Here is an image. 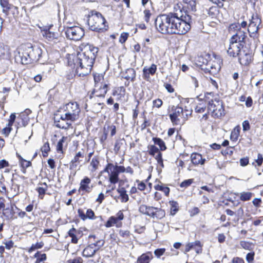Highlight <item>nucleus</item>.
<instances>
[{
  "label": "nucleus",
  "instance_id": "f257e3e1",
  "mask_svg": "<svg viewBox=\"0 0 263 263\" xmlns=\"http://www.w3.org/2000/svg\"><path fill=\"white\" fill-rule=\"evenodd\" d=\"M98 50L97 47L87 44L83 50L78 53L74 60L76 73L78 76L84 77L91 72Z\"/></svg>",
  "mask_w": 263,
  "mask_h": 263
},
{
  "label": "nucleus",
  "instance_id": "f03ea898",
  "mask_svg": "<svg viewBox=\"0 0 263 263\" xmlns=\"http://www.w3.org/2000/svg\"><path fill=\"white\" fill-rule=\"evenodd\" d=\"M182 9L177 5L174 7L175 12L170 13L171 34H184L191 28V16Z\"/></svg>",
  "mask_w": 263,
  "mask_h": 263
},
{
  "label": "nucleus",
  "instance_id": "7ed1b4c3",
  "mask_svg": "<svg viewBox=\"0 0 263 263\" xmlns=\"http://www.w3.org/2000/svg\"><path fill=\"white\" fill-rule=\"evenodd\" d=\"M42 53V51L40 48L28 44L18 48L17 54L15 55V59L23 64H28L37 62Z\"/></svg>",
  "mask_w": 263,
  "mask_h": 263
},
{
  "label": "nucleus",
  "instance_id": "20e7f679",
  "mask_svg": "<svg viewBox=\"0 0 263 263\" xmlns=\"http://www.w3.org/2000/svg\"><path fill=\"white\" fill-rule=\"evenodd\" d=\"M247 33L241 29H238L230 39L229 46L227 49L228 55L235 58L242 51L241 49L246 44Z\"/></svg>",
  "mask_w": 263,
  "mask_h": 263
},
{
  "label": "nucleus",
  "instance_id": "39448f33",
  "mask_svg": "<svg viewBox=\"0 0 263 263\" xmlns=\"http://www.w3.org/2000/svg\"><path fill=\"white\" fill-rule=\"evenodd\" d=\"M89 28L97 32H103L107 30L104 17L99 12L92 13L89 15L87 21Z\"/></svg>",
  "mask_w": 263,
  "mask_h": 263
},
{
  "label": "nucleus",
  "instance_id": "423d86ee",
  "mask_svg": "<svg viewBox=\"0 0 263 263\" xmlns=\"http://www.w3.org/2000/svg\"><path fill=\"white\" fill-rule=\"evenodd\" d=\"M171 19L170 13L168 14H161L155 19V26L157 30L163 34H171Z\"/></svg>",
  "mask_w": 263,
  "mask_h": 263
},
{
  "label": "nucleus",
  "instance_id": "0eeeda50",
  "mask_svg": "<svg viewBox=\"0 0 263 263\" xmlns=\"http://www.w3.org/2000/svg\"><path fill=\"white\" fill-rule=\"evenodd\" d=\"M208 109L214 118H218L224 115V109L222 102L216 99L209 101Z\"/></svg>",
  "mask_w": 263,
  "mask_h": 263
},
{
  "label": "nucleus",
  "instance_id": "6e6552de",
  "mask_svg": "<svg viewBox=\"0 0 263 263\" xmlns=\"http://www.w3.org/2000/svg\"><path fill=\"white\" fill-rule=\"evenodd\" d=\"M64 112L66 113V116L69 117V119L75 121L79 119L80 109L77 102H70L66 104L63 108Z\"/></svg>",
  "mask_w": 263,
  "mask_h": 263
},
{
  "label": "nucleus",
  "instance_id": "1a4fd4ad",
  "mask_svg": "<svg viewBox=\"0 0 263 263\" xmlns=\"http://www.w3.org/2000/svg\"><path fill=\"white\" fill-rule=\"evenodd\" d=\"M65 33L68 39L74 41L81 40L84 35L83 29L78 26H67Z\"/></svg>",
  "mask_w": 263,
  "mask_h": 263
},
{
  "label": "nucleus",
  "instance_id": "9d476101",
  "mask_svg": "<svg viewBox=\"0 0 263 263\" xmlns=\"http://www.w3.org/2000/svg\"><path fill=\"white\" fill-rule=\"evenodd\" d=\"M261 23V20L257 15L252 16V20L249 25L248 31L250 33L251 37H255Z\"/></svg>",
  "mask_w": 263,
  "mask_h": 263
},
{
  "label": "nucleus",
  "instance_id": "9b49d317",
  "mask_svg": "<svg viewBox=\"0 0 263 263\" xmlns=\"http://www.w3.org/2000/svg\"><path fill=\"white\" fill-rule=\"evenodd\" d=\"M172 113L170 114V117L173 124H178L180 120L184 118L183 109L179 106H173L171 109Z\"/></svg>",
  "mask_w": 263,
  "mask_h": 263
},
{
  "label": "nucleus",
  "instance_id": "f8f14e48",
  "mask_svg": "<svg viewBox=\"0 0 263 263\" xmlns=\"http://www.w3.org/2000/svg\"><path fill=\"white\" fill-rule=\"evenodd\" d=\"M10 48L8 45L0 43V61H3L5 66L10 62Z\"/></svg>",
  "mask_w": 263,
  "mask_h": 263
},
{
  "label": "nucleus",
  "instance_id": "ddd939ff",
  "mask_svg": "<svg viewBox=\"0 0 263 263\" xmlns=\"http://www.w3.org/2000/svg\"><path fill=\"white\" fill-rule=\"evenodd\" d=\"M102 172H107L108 174L109 181L111 183L115 184L119 181V175L114 164H108Z\"/></svg>",
  "mask_w": 263,
  "mask_h": 263
},
{
  "label": "nucleus",
  "instance_id": "4468645a",
  "mask_svg": "<svg viewBox=\"0 0 263 263\" xmlns=\"http://www.w3.org/2000/svg\"><path fill=\"white\" fill-rule=\"evenodd\" d=\"M237 57H238L240 64L242 65H248L253 60L252 54L249 52H246L245 50H242Z\"/></svg>",
  "mask_w": 263,
  "mask_h": 263
},
{
  "label": "nucleus",
  "instance_id": "2eb2a0df",
  "mask_svg": "<svg viewBox=\"0 0 263 263\" xmlns=\"http://www.w3.org/2000/svg\"><path fill=\"white\" fill-rule=\"evenodd\" d=\"M84 150L81 149V151L77 152L73 158L71 160L70 163V168L71 170L75 169L80 164L82 161V159L84 157Z\"/></svg>",
  "mask_w": 263,
  "mask_h": 263
},
{
  "label": "nucleus",
  "instance_id": "dca6fc26",
  "mask_svg": "<svg viewBox=\"0 0 263 263\" xmlns=\"http://www.w3.org/2000/svg\"><path fill=\"white\" fill-rule=\"evenodd\" d=\"M89 242L90 245H92L93 247L97 251H98L104 245L105 241L103 239H98L96 240V236L93 235H90L88 237Z\"/></svg>",
  "mask_w": 263,
  "mask_h": 263
},
{
  "label": "nucleus",
  "instance_id": "f3484780",
  "mask_svg": "<svg viewBox=\"0 0 263 263\" xmlns=\"http://www.w3.org/2000/svg\"><path fill=\"white\" fill-rule=\"evenodd\" d=\"M156 70L157 66L154 64H152L149 68L145 67L143 69L144 79L147 81L149 80L150 78L149 75H154Z\"/></svg>",
  "mask_w": 263,
  "mask_h": 263
},
{
  "label": "nucleus",
  "instance_id": "a211bd4d",
  "mask_svg": "<svg viewBox=\"0 0 263 263\" xmlns=\"http://www.w3.org/2000/svg\"><path fill=\"white\" fill-rule=\"evenodd\" d=\"M107 92V85L106 84H104L102 86H100L98 88L95 87L93 92H92V94H94L95 96L97 97L104 98Z\"/></svg>",
  "mask_w": 263,
  "mask_h": 263
},
{
  "label": "nucleus",
  "instance_id": "6ab92c4d",
  "mask_svg": "<svg viewBox=\"0 0 263 263\" xmlns=\"http://www.w3.org/2000/svg\"><path fill=\"white\" fill-rule=\"evenodd\" d=\"M98 251L96 250L92 246V245H88L83 250L82 255L83 257L86 258L92 257Z\"/></svg>",
  "mask_w": 263,
  "mask_h": 263
},
{
  "label": "nucleus",
  "instance_id": "aec40b11",
  "mask_svg": "<svg viewBox=\"0 0 263 263\" xmlns=\"http://www.w3.org/2000/svg\"><path fill=\"white\" fill-rule=\"evenodd\" d=\"M191 159L192 163L194 165H202L205 162V159H202L201 155L196 153L191 155Z\"/></svg>",
  "mask_w": 263,
  "mask_h": 263
},
{
  "label": "nucleus",
  "instance_id": "412c9836",
  "mask_svg": "<svg viewBox=\"0 0 263 263\" xmlns=\"http://www.w3.org/2000/svg\"><path fill=\"white\" fill-rule=\"evenodd\" d=\"M90 182V179L88 177H85L80 182V190L85 191L88 193L90 192L92 190V187L89 186Z\"/></svg>",
  "mask_w": 263,
  "mask_h": 263
},
{
  "label": "nucleus",
  "instance_id": "4be33fe9",
  "mask_svg": "<svg viewBox=\"0 0 263 263\" xmlns=\"http://www.w3.org/2000/svg\"><path fill=\"white\" fill-rule=\"evenodd\" d=\"M73 121L70 120H55V126L59 128L63 129H67L71 126Z\"/></svg>",
  "mask_w": 263,
  "mask_h": 263
},
{
  "label": "nucleus",
  "instance_id": "5701e85b",
  "mask_svg": "<svg viewBox=\"0 0 263 263\" xmlns=\"http://www.w3.org/2000/svg\"><path fill=\"white\" fill-rule=\"evenodd\" d=\"M153 258V255L151 252H148L142 254L138 257L137 263H149Z\"/></svg>",
  "mask_w": 263,
  "mask_h": 263
},
{
  "label": "nucleus",
  "instance_id": "b1692460",
  "mask_svg": "<svg viewBox=\"0 0 263 263\" xmlns=\"http://www.w3.org/2000/svg\"><path fill=\"white\" fill-rule=\"evenodd\" d=\"M14 212L13 206L11 208H7L3 210V215L8 219H13L14 218Z\"/></svg>",
  "mask_w": 263,
  "mask_h": 263
},
{
  "label": "nucleus",
  "instance_id": "393cba45",
  "mask_svg": "<svg viewBox=\"0 0 263 263\" xmlns=\"http://www.w3.org/2000/svg\"><path fill=\"white\" fill-rule=\"evenodd\" d=\"M136 77V71L133 68L127 69L124 74V78L127 80L134 81Z\"/></svg>",
  "mask_w": 263,
  "mask_h": 263
},
{
  "label": "nucleus",
  "instance_id": "a878e982",
  "mask_svg": "<svg viewBox=\"0 0 263 263\" xmlns=\"http://www.w3.org/2000/svg\"><path fill=\"white\" fill-rule=\"evenodd\" d=\"M43 35L46 39L51 41L54 39H57L59 34L58 33L51 32L49 30H45L44 31Z\"/></svg>",
  "mask_w": 263,
  "mask_h": 263
},
{
  "label": "nucleus",
  "instance_id": "bb28decb",
  "mask_svg": "<svg viewBox=\"0 0 263 263\" xmlns=\"http://www.w3.org/2000/svg\"><path fill=\"white\" fill-rule=\"evenodd\" d=\"M191 78L195 87L197 88L199 86V82L202 78V74L199 72H197L194 76H191Z\"/></svg>",
  "mask_w": 263,
  "mask_h": 263
},
{
  "label": "nucleus",
  "instance_id": "cd10ccee",
  "mask_svg": "<svg viewBox=\"0 0 263 263\" xmlns=\"http://www.w3.org/2000/svg\"><path fill=\"white\" fill-rule=\"evenodd\" d=\"M202 69L204 70L205 72H209L211 74H214L217 71L215 65L211 62H209L206 66Z\"/></svg>",
  "mask_w": 263,
  "mask_h": 263
},
{
  "label": "nucleus",
  "instance_id": "c85d7f7f",
  "mask_svg": "<svg viewBox=\"0 0 263 263\" xmlns=\"http://www.w3.org/2000/svg\"><path fill=\"white\" fill-rule=\"evenodd\" d=\"M117 191L121 197L122 202H126L128 200V196L126 194V191L124 187L118 189Z\"/></svg>",
  "mask_w": 263,
  "mask_h": 263
},
{
  "label": "nucleus",
  "instance_id": "c756f323",
  "mask_svg": "<svg viewBox=\"0 0 263 263\" xmlns=\"http://www.w3.org/2000/svg\"><path fill=\"white\" fill-rule=\"evenodd\" d=\"M94 81H95V87L98 88L100 86H102L104 84L102 83L103 81V77L102 76L99 74H96L93 76Z\"/></svg>",
  "mask_w": 263,
  "mask_h": 263
},
{
  "label": "nucleus",
  "instance_id": "7c9ffc66",
  "mask_svg": "<svg viewBox=\"0 0 263 263\" xmlns=\"http://www.w3.org/2000/svg\"><path fill=\"white\" fill-rule=\"evenodd\" d=\"M99 158L95 156L94 157H93V158L92 159L91 162H90V166L91 167V172H95L96 171L98 168V166L99 165Z\"/></svg>",
  "mask_w": 263,
  "mask_h": 263
},
{
  "label": "nucleus",
  "instance_id": "2f4dec72",
  "mask_svg": "<svg viewBox=\"0 0 263 263\" xmlns=\"http://www.w3.org/2000/svg\"><path fill=\"white\" fill-rule=\"evenodd\" d=\"M153 140L154 143L158 145L161 151H164L166 149V147L164 141L162 139L158 138H154Z\"/></svg>",
  "mask_w": 263,
  "mask_h": 263
},
{
  "label": "nucleus",
  "instance_id": "473e14b6",
  "mask_svg": "<svg viewBox=\"0 0 263 263\" xmlns=\"http://www.w3.org/2000/svg\"><path fill=\"white\" fill-rule=\"evenodd\" d=\"M77 230L76 229L72 228L68 232L69 236L71 237V242L73 243H77L78 239L76 236Z\"/></svg>",
  "mask_w": 263,
  "mask_h": 263
},
{
  "label": "nucleus",
  "instance_id": "72a5a7b5",
  "mask_svg": "<svg viewBox=\"0 0 263 263\" xmlns=\"http://www.w3.org/2000/svg\"><path fill=\"white\" fill-rule=\"evenodd\" d=\"M252 195L253 193L251 192H243L240 193V199L243 201H248L251 198Z\"/></svg>",
  "mask_w": 263,
  "mask_h": 263
},
{
  "label": "nucleus",
  "instance_id": "f704fd0d",
  "mask_svg": "<svg viewBox=\"0 0 263 263\" xmlns=\"http://www.w3.org/2000/svg\"><path fill=\"white\" fill-rule=\"evenodd\" d=\"M153 218L161 219L165 216V211L161 209L156 208Z\"/></svg>",
  "mask_w": 263,
  "mask_h": 263
},
{
  "label": "nucleus",
  "instance_id": "c9c22d12",
  "mask_svg": "<svg viewBox=\"0 0 263 263\" xmlns=\"http://www.w3.org/2000/svg\"><path fill=\"white\" fill-rule=\"evenodd\" d=\"M239 127H236L231 132L230 136L231 139L234 141H236L238 139V136L239 135Z\"/></svg>",
  "mask_w": 263,
  "mask_h": 263
},
{
  "label": "nucleus",
  "instance_id": "e433bc0d",
  "mask_svg": "<svg viewBox=\"0 0 263 263\" xmlns=\"http://www.w3.org/2000/svg\"><path fill=\"white\" fill-rule=\"evenodd\" d=\"M155 189L158 191H161L164 192L166 196H168L170 193V189L168 187L164 186L162 185L157 184L155 186Z\"/></svg>",
  "mask_w": 263,
  "mask_h": 263
},
{
  "label": "nucleus",
  "instance_id": "4c0bfd02",
  "mask_svg": "<svg viewBox=\"0 0 263 263\" xmlns=\"http://www.w3.org/2000/svg\"><path fill=\"white\" fill-rule=\"evenodd\" d=\"M20 164L22 168L23 173L25 174L26 172V168L31 165V162L24 159L20 162Z\"/></svg>",
  "mask_w": 263,
  "mask_h": 263
},
{
  "label": "nucleus",
  "instance_id": "58836bf2",
  "mask_svg": "<svg viewBox=\"0 0 263 263\" xmlns=\"http://www.w3.org/2000/svg\"><path fill=\"white\" fill-rule=\"evenodd\" d=\"M41 151L44 157H46L48 156V153L50 151L49 144L48 142H46L41 147Z\"/></svg>",
  "mask_w": 263,
  "mask_h": 263
},
{
  "label": "nucleus",
  "instance_id": "ea45409f",
  "mask_svg": "<svg viewBox=\"0 0 263 263\" xmlns=\"http://www.w3.org/2000/svg\"><path fill=\"white\" fill-rule=\"evenodd\" d=\"M118 220L115 216L110 217L107 220L105 224V226L107 228H110L113 226L115 224H117Z\"/></svg>",
  "mask_w": 263,
  "mask_h": 263
},
{
  "label": "nucleus",
  "instance_id": "a19ab883",
  "mask_svg": "<svg viewBox=\"0 0 263 263\" xmlns=\"http://www.w3.org/2000/svg\"><path fill=\"white\" fill-rule=\"evenodd\" d=\"M206 105L205 103H199L195 108V111L198 113H203L205 111Z\"/></svg>",
  "mask_w": 263,
  "mask_h": 263
},
{
  "label": "nucleus",
  "instance_id": "79ce46f5",
  "mask_svg": "<svg viewBox=\"0 0 263 263\" xmlns=\"http://www.w3.org/2000/svg\"><path fill=\"white\" fill-rule=\"evenodd\" d=\"M170 204L171 205V214L172 215H175V213L178 210V204L176 201H172L170 202Z\"/></svg>",
  "mask_w": 263,
  "mask_h": 263
},
{
  "label": "nucleus",
  "instance_id": "37998d69",
  "mask_svg": "<svg viewBox=\"0 0 263 263\" xmlns=\"http://www.w3.org/2000/svg\"><path fill=\"white\" fill-rule=\"evenodd\" d=\"M44 185L46 186V187H39L36 189V191H37L39 193V197L41 199H43L44 197V196L45 194V192L47 190V184L46 183H43Z\"/></svg>",
  "mask_w": 263,
  "mask_h": 263
},
{
  "label": "nucleus",
  "instance_id": "c03bdc74",
  "mask_svg": "<svg viewBox=\"0 0 263 263\" xmlns=\"http://www.w3.org/2000/svg\"><path fill=\"white\" fill-rule=\"evenodd\" d=\"M67 139V137H63L61 139L59 140V141L58 142L57 145V150L58 152H62L63 149V143L66 141Z\"/></svg>",
  "mask_w": 263,
  "mask_h": 263
},
{
  "label": "nucleus",
  "instance_id": "a18cd8bd",
  "mask_svg": "<svg viewBox=\"0 0 263 263\" xmlns=\"http://www.w3.org/2000/svg\"><path fill=\"white\" fill-rule=\"evenodd\" d=\"M148 153L150 155L155 156V155L158 154L159 152V149L155 145H151L148 147Z\"/></svg>",
  "mask_w": 263,
  "mask_h": 263
},
{
  "label": "nucleus",
  "instance_id": "49530a36",
  "mask_svg": "<svg viewBox=\"0 0 263 263\" xmlns=\"http://www.w3.org/2000/svg\"><path fill=\"white\" fill-rule=\"evenodd\" d=\"M54 120H70L69 119V117L66 116V113L64 112L63 114L62 115H58L57 114L55 115L54 118Z\"/></svg>",
  "mask_w": 263,
  "mask_h": 263
},
{
  "label": "nucleus",
  "instance_id": "de8ad7c7",
  "mask_svg": "<svg viewBox=\"0 0 263 263\" xmlns=\"http://www.w3.org/2000/svg\"><path fill=\"white\" fill-rule=\"evenodd\" d=\"M44 243L42 242H37L35 244H33L29 250V252H31L36 249H40L43 247Z\"/></svg>",
  "mask_w": 263,
  "mask_h": 263
},
{
  "label": "nucleus",
  "instance_id": "09e8293b",
  "mask_svg": "<svg viewBox=\"0 0 263 263\" xmlns=\"http://www.w3.org/2000/svg\"><path fill=\"white\" fill-rule=\"evenodd\" d=\"M34 257L37 258L36 263H39L46 259V255L45 254H42L39 256V253L37 252L35 254Z\"/></svg>",
  "mask_w": 263,
  "mask_h": 263
},
{
  "label": "nucleus",
  "instance_id": "8fccbe9b",
  "mask_svg": "<svg viewBox=\"0 0 263 263\" xmlns=\"http://www.w3.org/2000/svg\"><path fill=\"white\" fill-rule=\"evenodd\" d=\"M165 251L164 248L157 249L154 251V254L157 257L159 258L164 254Z\"/></svg>",
  "mask_w": 263,
  "mask_h": 263
},
{
  "label": "nucleus",
  "instance_id": "3c124183",
  "mask_svg": "<svg viewBox=\"0 0 263 263\" xmlns=\"http://www.w3.org/2000/svg\"><path fill=\"white\" fill-rule=\"evenodd\" d=\"M183 2L187 4L191 9L193 10L196 6V0H183Z\"/></svg>",
  "mask_w": 263,
  "mask_h": 263
},
{
  "label": "nucleus",
  "instance_id": "603ef678",
  "mask_svg": "<svg viewBox=\"0 0 263 263\" xmlns=\"http://www.w3.org/2000/svg\"><path fill=\"white\" fill-rule=\"evenodd\" d=\"M156 208L148 206L146 215L153 218Z\"/></svg>",
  "mask_w": 263,
  "mask_h": 263
},
{
  "label": "nucleus",
  "instance_id": "864d4df0",
  "mask_svg": "<svg viewBox=\"0 0 263 263\" xmlns=\"http://www.w3.org/2000/svg\"><path fill=\"white\" fill-rule=\"evenodd\" d=\"M83 260L81 257H77L74 259H69L67 263H83Z\"/></svg>",
  "mask_w": 263,
  "mask_h": 263
},
{
  "label": "nucleus",
  "instance_id": "5fc2aeb1",
  "mask_svg": "<svg viewBox=\"0 0 263 263\" xmlns=\"http://www.w3.org/2000/svg\"><path fill=\"white\" fill-rule=\"evenodd\" d=\"M193 182V179H188L183 181L180 184V186L182 187H186L190 186Z\"/></svg>",
  "mask_w": 263,
  "mask_h": 263
},
{
  "label": "nucleus",
  "instance_id": "6e6d98bb",
  "mask_svg": "<svg viewBox=\"0 0 263 263\" xmlns=\"http://www.w3.org/2000/svg\"><path fill=\"white\" fill-rule=\"evenodd\" d=\"M163 102L160 99H157L153 101V106L157 108H160L162 105Z\"/></svg>",
  "mask_w": 263,
  "mask_h": 263
},
{
  "label": "nucleus",
  "instance_id": "4d7b16f0",
  "mask_svg": "<svg viewBox=\"0 0 263 263\" xmlns=\"http://www.w3.org/2000/svg\"><path fill=\"white\" fill-rule=\"evenodd\" d=\"M143 13L144 14V20L145 22H146L147 23L149 21V18H150V17H151L152 14L149 10H145L144 11Z\"/></svg>",
  "mask_w": 263,
  "mask_h": 263
},
{
  "label": "nucleus",
  "instance_id": "13d9d810",
  "mask_svg": "<svg viewBox=\"0 0 263 263\" xmlns=\"http://www.w3.org/2000/svg\"><path fill=\"white\" fill-rule=\"evenodd\" d=\"M86 216H87V218L91 219L95 218V213L91 209H88L87 210Z\"/></svg>",
  "mask_w": 263,
  "mask_h": 263
},
{
  "label": "nucleus",
  "instance_id": "bf43d9fd",
  "mask_svg": "<svg viewBox=\"0 0 263 263\" xmlns=\"http://www.w3.org/2000/svg\"><path fill=\"white\" fill-rule=\"evenodd\" d=\"M254 253L250 252L247 254L246 260L248 263H251L253 261L254 259Z\"/></svg>",
  "mask_w": 263,
  "mask_h": 263
},
{
  "label": "nucleus",
  "instance_id": "052dcab7",
  "mask_svg": "<svg viewBox=\"0 0 263 263\" xmlns=\"http://www.w3.org/2000/svg\"><path fill=\"white\" fill-rule=\"evenodd\" d=\"M3 243L5 245V248L7 250H10L14 245V242L12 240L4 242Z\"/></svg>",
  "mask_w": 263,
  "mask_h": 263
},
{
  "label": "nucleus",
  "instance_id": "680f3d73",
  "mask_svg": "<svg viewBox=\"0 0 263 263\" xmlns=\"http://www.w3.org/2000/svg\"><path fill=\"white\" fill-rule=\"evenodd\" d=\"M128 34L125 32H123L121 34L120 37V42L122 43H124L127 39Z\"/></svg>",
  "mask_w": 263,
  "mask_h": 263
},
{
  "label": "nucleus",
  "instance_id": "e2e57ef3",
  "mask_svg": "<svg viewBox=\"0 0 263 263\" xmlns=\"http://www.w3.org/2000/svg\"><path fill=\"white\" fill-rule=\"evenodd\" d=\"M147 208H148V206H147L146 205H144V204L141 205L139 207V211L140 213L146 215V212H147Z\"/></svg>",
  "mask_w": 263,
  "mask_h": 263
},
{
  "label": "nucleus",
  "instance_id": "0e129e2a",
  "mask_svg": "<svg viewBox=\"0 0 263 263\" xmlns=\"http://www.w3.org/2000/svg\"><path fill=\"white\" fill-rule=\"evenodd\" d=\"M78 213L79 216L81 218V219L85 220L87 219V216L85 214L83 211L81 209H79L78 211Z\"/></svg>",
  "mask_w": 263,
  "mask_h": 263
},
{
  "label": "nucleus",
  "instance_id": "69168bd1",
  "mask_svg": "<svg viewBox=\"0 0 263 263\" xmlns=\"http://www.w3.org/2000/svg\"><path fill=\"white\" fill-rule=\"evenodd\" d=\"M242 127L244 131H247L250 129V126L248 121L245 120L242 123Z\"/></svg>",
  "mask_w": 263,
  "mask_h": 263
},
{
  "label": "nucleus",
  "instance_id": "338daca9",
  "mask_svg": "<svg viewBox=\"0 0 263 263\" xmlns=\"http://www.w3.org/2000/svg\"><path fill=\"white\" fill-rule=\"evenodd\" d=\"M122 143H121L120 141L119 140H117L114 146V151L116 153H118L121 147V145Z\"/></svg>",
  "mask_w": 263,
  "mask_h": 263
},
{
  "label": "nucleus",
  "instance_id": "774afa93",
  "mask_svg": "<svg viewBox=\"0 0 263 263\" xmlns=\"http://www.w3.org/2000/svg\"><path fill=\"white\" fill-rule=\"evenodd\" d=\"M232 263H245V261L242 258L235 257L233 258Z\"/></svg>",
  "mask_w": 263,
  "mask_h": 263
}]
</instances>
